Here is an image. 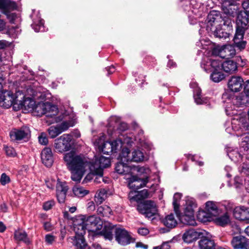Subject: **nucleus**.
I'll return each instance as SVG.
<instances>
[{"label":"nucleus","instance_id":"f257e3e1","mask_svg":"<svg viewBox=\"0 0 249 249\" xmlns=\"http://www.w3.org/2000/svg\"><path fill=\"white\" fill-rule=\"evenodd\" d=\"M68 169L71 171V178L74 181H80L86 172V167L89 168L93 174L103 175V169L110 165V159L104 156H95L93 161L89 164L87 159L82 154L74 151L66 153L63 158ZM100 178L101 177H100Z\"/></svg>","mask_w":249,"mask_h":249},{"label":"nucleus","instance_id":"f03ea898","mask_svg":"<svg viewBox=\"0 0 249 249\" xmlns=\"http://www.w3.org/2000/svg\"><path fill=\"white\" fill-rule=\"evenodd\" d=\"M85 222L89 232L95 235H102L106 239H112L114 227L111 224L106 223L103 227L101 219L94 215L88 217L85 216Z\"/></svg>","mask_w":249,"mask_h":249},{"label":"nucleus","instance_id":"7ed1b4c3","mask_svg":"<svg viewBox=\"0 0 249 249\" xmlns=\"http://www.w3.org/2000/svg\"><path fill=\"white\" fill-rule=\"evenodd\" d=\"M208 22L206 30L213 33V36L219 38L226 39L229 36V34L222 29V25L231 27V21H225L216 12H211L208 16Z\"/></svg>","mask_w":249,"mask_h":249},{"label":"nucleus","instance_id":"20e7f679","mask_svg":"<svg viewBox=\"0 0 249 249\" xmlns=\"http://www.w3.org/2000/svg\"><path fill=\"white\" fill-rule=\"evenodd\" d=\"M232 129L235 132L237 137H241L240 142V151L243 149L247 151L249 149V123L247 119L243 117L234 118L231 122Z\"/></svg>","mask_w":249,"mask_h":249},{"label":"nucleus","instance_id":"39448f33","mask_svg":"<svg viewBox=\"0 0 249 249\" xmlns=\"http://www.w3.org/2000/svg\"><path fill=\"white\" fill-rule=\"evenodd\" d=\"M243 13L237 17L236 33L233 39L234 44L240 50L245 48L247 42L242 40L244 34L246 32L249 35V20H247Z\"/></svg>","mask_w":249,"mask_h":249},{"label":"nucleus","instance_id":"423d86ee","mask_svg":"<svg viewBox=\"0 0 249 249\" xmlns=\"http://www.w3.org/2000/svg\"><path fill=\"white\" fill-rule=\"evenodd\" d=\"M196 207V204L191 200L186 201V205L182 212L177 213L180 222L184 224L190 226L196 225L194 216V209Z\"/></svg>","mask_w":249,"mask_h":249},{"label":"nucleus","instance_id":"0eeeda50","mask_svg":"<svg viewBox=\"0 0 249 249\" xmlns=\"http://www.w3.org/2000/svg\"><path fill=\"white\" fill-rule=\"evenodd\" d=\"M34 110L37 113V115L41 116L45 115L47 118H51L52 120L49 121L50 124L58 120L55 118L58 113V108L56 106L49 103H40L35 106Z\"/></svg>","mask_w":249,"mask_h":249},{"label":"nucleus","instance_id":"6e6552de","mask_svg":"<svg viewBox=\"0 0 249 249\" xmlns=\"http://www.w3.org/2000/svg\"><path fill=\"white\" fill-rule=\"evenodd\" d=\"M138 211L148 218H151L158 214V208L156 203L152 200H146L139 204Z\"/></svg>","mask_w":249,"mask_h":249},{"label":"nucleus","instance_id":"1a4fd4ad","mask_svg":"<svg viewBox=\"0 0 249 249\" xmlns=\"http://www.w3.org/2000/svg\"><path fill=\"white\" fill-rule=\"evenodd\" d=\"M16 102L18 109L21 108L28 112L34 110L35 101L30 98H25L24 94L21 91L17 92Z\"/></svg>","mask_w":249,"mask_h":249},{"label":"nucleus","instance_id":"9d476101","mask_svg":"<svg viewBox=\"0 0 249 249\" xmlns=\"http://www.w3.org/2000/svg\"><path fill=\"white\" fill-rule=\"evenodd\" d=\"M114 232L116 241L122 246H126L134 242L131 233L123 228L116 227Z\"/></svg>","mask_w":249,"mask_h":249},{"label":"nucleus","instance_id":"9b49d317","mask_svg":"<svg viewBox=\"0 0 249 249\" xmlns=\"http://www.w3.org/2000/svg\"><path fill=\"white\" fill-rule=\"evenodd\" d=\"M72 136L70 134H65L54 141V148L55 150L59 153L69 151L71 147Z\"/></svg>","mask_w":249,"mask_h":249},{"label":"nucleus","instance_id":"f8f14e48","mask_svg":"<svg viewBox=\"0 0 249 249\" xmlns=\"http://www.w3.org/2000/svg\"><path fill=\"white\" fill-rule=\"evenodd\" d=\"M223 98L227 99L225 102L229 103L231 102L233 106V109H235L236 107H243L249 103V98L243 92L241 93L237 96H229L227 93L223 94Z\"/></svg>","mask_w":249,"mask_h":249},{"label":"nucleus","instance_id":"ddd939ff","mask_svg":"<svg viewBox=\"0 0 249 249\" xmlns=\"http://www.w3.org/2000/svg\"><path fill=\"white\" fill-rule=\"evenodd\" d=\"M122 159L124 161L140 162L143 160V153L139 149H134L130 152L128 148H124L121 153Z\"/></svg>","mask_w":249,"mask_h":249},{"label":"nucleus","instance_id":"4468645a","mask_svg":"<svg viewBox=\"0 0 249 249\" xmlns=\"http://www.w3.org/2000/svg\"><path fill=\"white\" fill-rule=\"evenodd\" d=\"M16 100L17 92L14 95L11 91L5 90L0 94V106L3 107L8 108L13 105L16 108Z\"/></svg>","mask_w":249,"mask_h":249},{"label":"nucleus","instance_id":"2eb2a0df","mask_svg":"<svg viewBox=\"0 0 249 249\" xmlns=\"http://www.w3.org/2000/svg\"><path fill=\"white\" fill-rule=\"evenodd\" d=\"M212 53L223 58H229L235 55V50L234 47L231 45L223 46H217L213 49Z\"/></svg>","mask_w":249,"mask_h":249},{"label":"nucleus","instance_id":"dca6fc26","mask_svg":"<svg viewBox=\"0 0 249 249\" xmlns=\"http://www.w3.org/2000/svg\"><path fill=\"white\" fill-rule=\"evenodd\" d=\"M136 169H137L138 172L141 173H145L147 174L150 172V170L148 168H145L144 167H132L130 166L127 165L126 164L122 162H119L117 163L115 167L116 171L118 174L123 175L132 174V171L135 170Z\"/></svg>","mask_w":249,"mask_h":249},{"label":"nucleus","instance_id":"f3484780","mask_svg":"<svg viewBox=\"0 0 249 249\" xmlns=\"http://www.w3.org/2000/svg\"><path fill=\"white\" fill-rule=\"evenodd\" d=\"M10 136L14 140H28L31 136V131L28 126H24L11 131Z\"/></svg>","mask_w":249,"mask_h":249},{"label":"nucleus","instance_id":"a211bd4d","mask_svg":"<svg viewBox=\"0 0 249 249\" xmlns=\"http://www.w3.org/2000/svg\"><path fill=\"white\" fill-rule=\"evenodd\" d=\"M205 231L196 230L191 229L186 231L182 235V239L187 243H191L205 234Z\"/></svg>","mask_w":249,"mask_h":249},{"label":"nucleus","instance_id":"6ab92c4d","mask_svg":"<svg viewBox=\"0 0 249 249\" xmlns=\"http://www.w3.org/2000/svg\"><path fill=\"white\" fill-rule=\"evenodd\" d=\"M231 243L234 249H249V239L242 235L233 237Z\"/></svg>","mask_w":249,"mask_h":249},{"label":"nucleus","instance_id":"aec40b11","mask_svg":"<svg viewBox=\"0 0 249 249\" xmlns=\"http://www.w3.org/2000/svg\"><path fill=\"white\" fill-rule=\"evenodd\" d=\"M73 230L75 235L84 236L86 231H88V228L85 222V216H81L74 221Z\"/></svg>","mask_w":249,"mask_h":249},{"label":"nucleus","instance_id":"412c9836","mask_svg":"<svg viewBox=\"0 0 249 249\" xmlns=\"http://www.w3.org/2000/svg\"><path fill=\"white\" fill-rule=\"evenodd\" d=\"M234 217L241 221L249 220V208L244 206L236 207L233 211Z\"/></svg>","mask_w":249,"mask_h":249},{"label":"nucleus","instance_id":"4be33fe9","mask_svg":"<svg viewBox=\"0 0 249 249\" xmlns=\"http://www.w3.org/2000/svg\"><path fill=\"white\" fill-rule=\"evenodd\" d=\"M68 188L65 182L58 181L56 185V196L60 203H64Z\"/></svg>","mask_w":249,"mask_h":249},{"label":"nucleus","instance_id":"5701e85b","mask_svg":"<svg viewBox=\"0 0 249 249\" xmlns=\"http://www.w3.org/2000/svg\"><path fill=\"white\" fill-rule=\"evenodd\" d=\"M243 82V80L241 77L232 76L229 80L228 88L233 92H238L241 89Z\"/></svg>","mask_w":249,"mask_h":249},{"label":"nucleus","instance_id":"b1692460","mask_svg":"<svg viewBox=\"0 0 249 249\" xmlns=\"http://www.w3.org/2000/svg\"><path fill=\"white\" fill-rule=\"evenodd\" d=\"M148 177L146 176L143 178H138L137 177L133 176L130 178L129 182V186L130 188L134 190H138L145 186L146 184L148 182Z\"/></svg>","mask_w":249,"mask_h":249},{"label":"nucleus","instance_id":"393cba45","mask_svg":"<svg viewBox=\"0 0 249 249\" xmlns=\"http://www.w3.org/2000/svg\"><path fill=\"white\" fill-rule=\"evenodd\" d=\"M131 142L132 141L129 138L128 139L124 138V142L122 141L121 138H119L112 142H106V146L108 147V149L112 148V152L115 153L122 148L123 143H129Z\"/></svg>","mask_w":249,"mask_h":249},{"label":"nucleus","instance_id":"a878e982","mask_svg":"<svg viewBox=\"0 0 249 249\" xmlns=\"http://www.w3.org/2000/svg\"><path fill=\"white\" fill-rule=\"evenodd\" d=\"M41 160L42 163L47 167H50L53 162V158L51 148L46 147L41 152Z\"/></svg>","mask_w":249,"mask_h":249},{"label":"nucleus","instance_id":"bb28decb","mask_svg":"<svg viewBox=\"0 0 249 249\" xmlns=\"http://www.w3.org/2000/svg\"><path fill=\"white\" fill-rule=\"evenodd\" d=\"M106 142H105V136L104 135L96 139L94 142L95 146L98 148L99 152L106 154H109L113 152L112 148L108 149L109 147L106 146Z\"/></svg>","mask_w":249,"mask_h":249},{"label":"nucleus","instance_id":"cd10ccee","mask_svg":"<svg viewBox=\"0 0 249 249\" xmlns=\"http://www.w3.org/2000/svg\"><path fill=\"white\" fill-rule=\"evenodd\" d=\"M148 195V191L143 189L140 192L131 191L129 194L128 197L131 202L133 201L139 202L142 199L147 198Z\"/></svg>","mask_w":249,"mask_h":249},{"label":"nucleus","instance_id":"c85d7f7f","mask_svg":"<svg viewBox=\"0 0 249 249\" xmlns=\"http://www.w3.org/2000/svg\"><path fill=\"white\" fill-rule=\"evenodd\" d=\"M201 237V239L198 242V246L200 249H215V244L213 240L209 239L208 237Z\"/></svg>","mask_w":249,"mask_h":249},{"label":"nucleus","instance_id":"c756f323","mask_svg":"<svg viewBox=\"0 0 249 249\" xmlns=\"http://www.w3.org/2000/svg\"><path fill=\"white\" fill-rule=\"evenodd\" d=\"M230 4L227 5V1L222 5V10L224 14L230 17H233L237 14V7L233 5L234 2H229Z\"/></svg>","mask_w":249,"mask_h":249},{"label":"nucleus","instance_id":"7c9ffc66","mask_svg":"<svg viewBox=\"0 0 249 249\" xmlns=\"http://www.w3.org/2000/svg\"><path fill=\"white\" fill-rule=\"evenodd\" d=\"M222 68L225 72L232 73L237 70V67L236 63L233 61L227 60L222 63Z\"/></svg>","mask_w":249,"mask_h":249},{"label":"nucleus","instance_id":"2f4dec72","mask_svg":"<svg viewBox=\"0 0 249 249\" xmlns=\"http://www.w3.org/2000/svg\"><path fill=\"white\" fill-rule=\"evenodd\" d=\"M227 154L229 158L235 162H240L242 160L243 155L237 149L228 150Z\"/></svg>","mask_w":249,"mask_h":249},{"label":"nucleus","instance_id":"473e14b6","mask_svg":"<svg viewBox=\"0 0 249 249\" xmlns=\"http://www.w3.org/2000/svg\"><path fill=\"white\" fill-rule=\"evenodd\" d=\"M14 238L17 241H23L26 244H29L30 242L27 233L22 230H18L16 231L14 233Z\"/></svg>","mask_w":249,"mask_h":249},{"label":"nucleus","instance_id":"72a5a7b5","mask_svg":"<svg viewBox=\"0 0 249 249\" xmlns=\"http://www.w3.org/2000/svg\"><path fill=\"white\" fill-rule=\"evenodd\" d=\"M16 4L15 2L9 0H0V9L6 12L9 10L15 9Z\"/></svg>","mask_w":249,"mask_h":249},{"label":"nucleus","instance_id":"f704fd0d","mask_svg":"<svg viewBox=\"0 0 249 249\" xmlns=\"http://www.w3.org/2000/svg\"><path fill=\"white\" fill-rule=\"evenodd\" d=\"M72 116V117L71 118V119H70V117H69L68 120L66 118L65 121L58 125L59 128L62 131V132L66 131L69 127H72L76 123V119L74 118L73 114Z\"/></svg>","mask_w":249,"mask_h":249},{"label":"nucleus","instance_id":"c9c22d12","mask_svg":"<svg viewBox=\"0 0 249 249\" xmlns=\"http://www.w3.org/2000/svg\"><path fill=\"white\" fill-rule=\"evenodd\" d=\"M163 224L169 228H173L177 225V221L173 214L167 215L162 220Z\"/></svg>","mask_w":249,"mask_h":249},{"label":"nucleus","instance_id":"e433bc0d","mask_svg":"<svg viewBox=\"0 0 249 249\" xmlns=\"http://www.w3.org/2000/svg\"><path fill=\"white\" fill-rule=\"evenodd\" d=\"M205 210L213 216H216L218 213V210L215 203L213 201H208L206 203Z\"/></svg>","mask_w":249,"mask_h":249},{"label":"nucleus","instance_id":"4c0bfd02","mask_svg":"<svg viewBox=\"0 0 249 249\" xmlns=\"http://www.w3.org/2000/svg\"><path fill=\"white\" fill-rule=\"evenodd\" d=\"M73 244L77 248L81 249H86L87 247V244L83 235H75Z\"/></svg>","mask_w":249,"mask_h":249},{"label":"nucleus","instance_id":"58836bf2","mask_svg":"<svg viewBox=\"0 0 249 249\" xmlns=\"http://www.w3.org/2000/svg\"><path fill=\"white\" fill-rule=\"evenodd\" d=\"M194 99L196 103L198 105L206 104L207 102L208 99L207 98H201V90L199 88L196 87L194 91Z\"/></svg>","mask_w":249,"mask_h":249},{"label":"nucleus","instance_id":"ea45409f","mask_svg":"<svg viewBox=\"0 0 249 249\" xmlns=\"http://www.w3.org/2000/svg\"><path fill=\"white\" fill-rule=\"evenodd\" d=\"M72 192L75 196L82 197L89 193V191L84 187L80 186H75L73 187Z\"/></svg>","mask_w":249,"mask_h":249},{"label":"nucleus","instance_id":"a19ab883","mask_svg":"<svg viewBox=\"0 0 249 249\" xmlns=\"http://www.w3.org/2000/svg\"><path fill=\"white\" fill-rule=\"evenodd\" d=\"M197 217L198 220L202 222L210 221L213 215H210V213L205 210L199 211L197 213Z\"/></svg>","mask_w":249,"mask_h":249},{"label":"nucleus","instance_id":"79ce46f5","mask_svg":"<svg viewBox=\"0 0 249 249\" xmlns=\"http://www.w3.org/2000/svg\"><path fill=\"white\" fill-rule=\"evenodd\" d=\"M107 197V191L104 189L99 190L95 196L94 200L96 204H100Z\"/></svg>","mask_w":249,"mask_h":249},{"label":"nucleus","instance_id":"37998d69","mask_svg":"<svg viewBox=\"0 0 249 249\" xmlns=\"http://www.w3.org/2000/svg\"><path fill=\"white\" fill-rule=\"evenodd\" d=\"M97 212L98 214L103 216L109 217L112 214L111 209L107 205L99 206L97 209Z\"/></svg>","mask_w":249,"mask_h":249},{"label":"nucleus","instance_id":"c03bdc74","mask_svg":"<svg viewBox=\"0 0 249 249\" xmlns=\"http://www.w3.org/2000/svg\"><path fill=\"white\" fill-rule=\"evenodd\" d=\"M32 26L36 32H44L45 31L43 20L40 19V18L37 20L33 19V23Z\"/></svg>","mask_w":249,"mask_h":249},{"label":"nucleus","instance_id":"a18cd8bd","mask_svg":"<svg viewBox=\"0 0 249 249\" xmlns=\"http://www.w3.org/2000/svg\"><path fill=\"white\" fill-rule=\"evenodd\" d=\"M230 221V217L227 213L217 217L215 219V223L221 226H225Z\"/></svg>","mask_w":249,"mask_h":249},{"label":"nucleus","instance_id":"49530a36","mask_svg":"<svg viewBox=\"0 0 249 249\" xmlns=\"http://www.w3.org/2000/svg\"><path fill=\"white\" fill-rule=\"evenodd\" d=\"M225 78L224 74L220 71H213L211 75V79L214 82H219Z\"/></svg>","mask_w":249,"mask_h":249},{"label":"nucleus","instance_id":"de8ad7c7","mask_svg":"<svg viewBox=\"0 0 249 249\" xmlns=\"http://www.w3.org/2000/svg\"><path fill=\"white\" fill-rule=\"evenodd\" d=\"M242 6L244 10L240 11L237 16L244 13L247 20H249V0H245L242 3Z\"/></svg>","mask_w":249,"mask_h":249},{"label":"nucleus","instance_id":"09e8293b","mask_svg":"<svg viewBox=\"0 0 249 249\" xmlns=\"http://www.w3.org/2000/svg\"><path fill=\"white\" fill-rule=\"evenodd\" d=\"M222 63L217 60L210 59L209 62H207V66H211L213 69V71H218L222 67Z\"/></svg>","mask_w":249,"mask_h":249},{"label":"nucleus","instance_id":"8fccbe9b","mask_svg":"<svg viewBox=\"0 0 249 249\" xmlns=\"http://www.w3.org/2000/svg\"><path fill=\"white\" fill-rule=\"evenodd\" d=\"M49 135L52 138H54L62 133L58 125L52 126L48 130Z\"/></svg>","mask_w":249,"mask_h":249},{"label":"nucleus","instance_id":"3c124183","mask_svg":"<svg viewBox=\"0 0 249 249\" xmlns=\"http://www.w3.org/2000/svg\"><path fill=\"white\" fill-rule=\"evenodd\" d=\"M20 31L21 30L18 26H12L9 29L8 33L12 37L16 38L20 34Z\"/></svg>","mask_w":249,"mask_h":249},{"label":"nucleus","instance_id":"603ef678","mask_svg":"<svg viewBox=\"0 0 249 249\" xmlns=\"http://www.w3.org/2000/svg\"><path fill=\"white\" fill-rule=\"evenodd\" d=\"M11 181L10 177L5 173H2L0 178V182L2 185H5Z\"/></svg>","mask_w":249,"mask_h":249},{"label":"nucleus","instance_id":"864d4df0","mask_svg":"<svg viewBox=\"0 0 249 249\" xmlns=\"http://www.w3.org/2000/svg\"><path fill=\"white\" fill-rule=\"evenodd\" d=\"M39 143L42 145H46L48 140L46 134L45 133H41L38 137Z\"/></svg>","mask_w":249,"mask_h":249},{"label":"nucleus","instance_id":"5fc2aeb1","mask_svg":"<svg viewBox=\"0 0 249 249\" xmlns=\"http://www.w3.org/2000/svg\"><path fill=\"white\" fill-rule=\"evenodd\" d=\"M181 197V194L180 193H175L173 197V204L174 206V208L176 211L177 208L178 207V201Z\"/></svg>","mask_w":249,"mask_h":249},{"label":"nucleus","instance_id":"6e6d98bb","mask_svg":"<svg viewBox=\"0 0 249 249\" xmlns=\"http://www.w3.org/2000/svg\"><path fill=\"white\" fill-rule=\"evenodd\" d=\"M5 151L6 155L10 157H15L16 156V152L15 149L10 146H5Z\"/></svg>","mask_w":249,"mask_h":249},{"label":"nucleus","instance_id":"4d7b16f0","mask_svg":"<svg viewBox=\"0 0 249 249\" xmlns=\"http://www.w3.org/2000/svg\"><path fill=\"white\" fill-rule=\"evenodd\" d=\"M55 236L51 234H48L45 237V242L49 245L52 244L55 241Z\"/></svg>","mask_w":249,"mask_h":249},{"label":"nucleus","instance_id":"13d9d810","mask_svg":"<svg viewBox=\"0 0 249 249\" xmlns=\"http://www.w3.org/2000/svg\"><path fill=\"white\" fill-rule=\"evenodd\" d=\"M55 202L53 200H50L45 202L43 204V208L45 210L48 211L51 209L54 206Z\"/></svg>","mask_w":249,"mask_h":249},{"label":"nucleus","instance_id":"bf43d9fd","mask_svg":"<svg viewBox=\"0 0 249 249\" xmlns=\"http://www.w3.org/2000/svg\"><path fill=\"white\" fill-rule=\"evenodd\" d=\"M241 231V230L238 225L235 224L231 225V231L233 234L240 233Z\"/></svg>","mask_w":249,"mask_h":249},{"label":"nucleus","instance_id":"052dcab7","mask_svg":"<svg viewBox=\"0 0 249 249\" xmlns=\"http://www.w3.org/2000/svg\"><path fill=\"white\" fill-rule=\"evenodd\" d=\"M138 232L142 235H146L149 233V231L146 228H142L138 230Z\"/></svg>","mask_w":249,"mask_h":249},{"label":"nucleus","instance_id":"680f3d73","mask_svg":"<svg viewBox=\"0 0 249 249\" xmlns=\"http://www.w3.org/2000/svg\"><path fill=\"white\" fill-rule=\"evenodd\" d=\"M44 229L47 231H51L53 229V227L52 224L49 222H46L44 223Z\"/></svg>","mask_w":249,"mask_h":249},{"label":"nucleus","instance_id":"e2e57ef3","mask_svg":"<svg viewBox=\"0 0 249 249\" xmlns=\"http://www.w3.org/2000/svg\"><path fill=\"white\" fill-rule=\"evenodd\" d=\"M243 93L249 98V80L247 82L244 87Z\"/></svg>","mask_w":249,"mask_h":249},{"label":"nucleus","instance_id":"0e129e2a","mask_svg":"<svg viewBox=\"0 0 249 249\" xmlns=\"http://www.w3.org/2000/svg\"><path fill=\"white\" fill-rule=\"evenodd\" d=\"M128 128V125L127 124L125 123H121L119 124L118 129L121 131H124Z\"/></svg>","mask_w":249,"mask_h":249},{"label":"nucleus","instance_id":"69168bd1","mask_svg":"<svg viewBox=\"0 0 249 249\" xmlns=\"http://www.w3.org/2000/svg\"><path fill=\"white\" fill-rule=\"evenodd\" d=\"M153 249H170V247L167 244L164 243L160 246L154 247Z\"/></svg>","mask_w":249,"mask_h":249},{"label":"nucleus","instance_id":"338daca9","mask_svg":"<svg viewBox=\"0 0 249 249\" xmlns=\"http://www.w3.org/2000/svg\"><path fill=\"white\" fill-rule=\"evenodd\" d=\"M234 182L237 184V187H239L240 185L242 184L243 180L241 178L239 177H236L234 178Z\"/></svg>","mask_w":249,"mask_h":249},{"label":"nucleus","instance_id":"774afa93","mask_svg":"<svg viewBox=\"0 0 249 249\" xmlns=\"http://www.w3.org/2000/svg\"><path fill=\"white\" fill-rule=\"evenodd\" d=\"M243 172H249V165H247V164L243 163L242 165V170Z\"/></svg>","mask_w":249,"mask_h":249}]
</instances>
